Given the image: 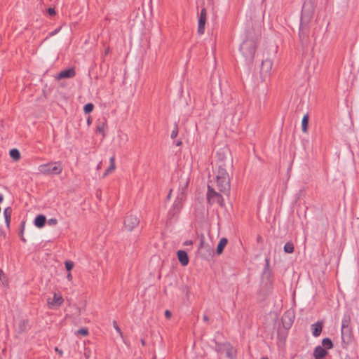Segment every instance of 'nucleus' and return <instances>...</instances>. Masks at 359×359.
<instances>
[{
    "label": "nucleus",
    "mask_w": 359,
    "mask_h": 359,
    "mask_svg": "<svg viewBox=\"0 0 359 359\" xmlns=\"http://www.w3.org/2000/svg\"><path fill=\"white\" fill-rule=\"evenodd\" d=\"M215 174V182L218 190L221 193L228 195L230 191V178L226 170L225 164L222 161L218 163Z\"/></svg>",
    "instance_id": "f257e3e1"
},
{
    "label": "nucleus",
    "mask_w": 359,
    "mask_h": 359,
    "mask_svg": "<svg viewBox=\"0 0 359 359\" xmlns=\"http://www.w3.org/2000/svg\"><path fill=\"white\" fill-rule=\"evenodd\" d=\"M257 43L254 39H247L240 46V51L246 65H250L254 60Z\"/></svg>",
    "instance_id": "f03ea898"
},
{
    "label": "nucleus",
    "mask_w": 359,
    "mask_h": 359,
    "mask_svg": "<svg viewBox=\"0 0 359 359\" xmlns=\"http://www.w3.org/2000/svg\"><path fill=\"white\" fill-rule=\"evenodd\" d=\"M62 170L63 167L60 161L42 164L38 167L39 172L45 175H57L60 174Z\"/></svg>",
    "instance_id": "7ed1b4c3"
},
{
    "label": "nucleus",
    "mask_w": 359,
    "mask_h": 359,
    "mask_svg": "<svg viewBox=\"0 0 359 359\" xmlns=\"http://www.w3.org/2000/svg\"><path fill=\"white\" fill-rule=\"evenodd\" d=\"M215 350L219 354L225 353L229 359H236L237 351L229 342L226 343H216Z\"/></svg>",
    "instance_id": "20e7f679"
},
{
    "label": "nucleus",
    "mask_w": 359,
    "mask_h": 359,
    "mask_svg": "<svg viewBox=\"0 0 359 359\" xmlns=\"http://www.w3.org/2000/svg\"><path fill=\"white\" fill-rule=\"evenodd\" d=\"M314 7L311 2H305L303 4L300 23L309 25L313 18Z\"/></svg>",
    "instance_id": "39448f33"
},
{
    "label": "nucleus",
    "mask_w": 359,
    "mask_h": 359,
    "mask_svg": "<svg viewBox=\"0 0 359 359\" xmlns=\"http://www.w3.org/2000/svg\"><path fill=\"white\" fill-rule=\"evenodd\" d=\"M351 334L350 318L349 317L344 316L341 320V335L342 341L345 342L346 339L348 340L351 337Z\"/></svg>",
    "instance_id": "423d86ee"
},
{
    "label": "nucleus",
    "mask_w": 359,
    "mask_h": 359,
    "mask_svg": "<svg viewBox=\"0 0 359 359\" xmlns=\"http://www.w3.org/2000/svg\"><path fill=\"white\" fill-rule=\"evenodd\" d=\"M207 199L210 203H217L220 205H222L223 198L222 196L216 192L210 185L208 186Z\"/></svg>",
    "instance_id": "0eeeda50"
},
{
    "label": "nucleus",
    "mask_w": 359,
    "mask_h": 359,
    "mask_svg": "<svg viewBox=\"0 0 359 359\" xmlns=\"http://www.w3.org/2000/svg\"><path fill=\"white\" fill-rule=\"evenodd\" d=\"M309 25L300 23L299 36L303 46L307 45L309 40Z\"/></svg>",
    "instance_id": "6e6552de"
},
{
    "label": "nucleus",
    "mask_w": 359,
    "mask_h": 359,
    "mask_svg": "<svg viewBox=\"0 0 359 359\" xmlns=\"http://www.w3.org/2000/svg\"><path fill=\"white\" fill-rule=\"evenodd\" d=\"M63 302V297L60 293L55 292L53 298L48 297L47 299V304L51 309L59 308Z\"/></svg>",
    "instance_id": "1a4fd4ad"
},
{
    "label": "nucleus",
    "mask_w": 359,
    "mask_h": 359,
    "mask_svg": "<svg viewBox=\"0 0 359 359\" xmlns=\"http://www.w3.org/2000/svg\"><path fill=\"white\" fill-rule=\"evenodd\" d=\"M272 66L273 62L269 59H266L262 62L260 69V74L262 78L265 79L266 77L269 76L272 69Z\"/></svg>",
    "instance_id": "9d476101"
},
{
    "label": "nucleus",
    "mask_w": 359,
    "mask_h": 359,
    "mask_svg": "<svg viewBox=\"0 0 359 359\" xmlns=\"http://www.w3.org/2000/svg\"><path fill=\"white\" fill-rule=\"evenodd\" d=\"M140 223L139 219L133 215H128L124 220V226L128 231H133Z\"/></svg>",
    "instance_id": "9b49d317"
},
{
    "label": "nucleus",
    "mask_w": 359,
    "mask_h": 359,
    "mask_svg": "<svg viewBox=\"0 0 359 359\" xmlns=\"http://www.w3.org/2000/svg\"><path fill=\"white\" fill-rule=\"evenodd\" d=\"M198 251L201 254V257L206 259L208 256H211L212 253V249L208 244H205L203 240H201L198 246Z\"/></svg>",
    "instance_id": "f8f14e48"
},
{
    "label": "nucleus",
    "mask_w": 359,
    "mask_h": 359,
    "mask_svg": "<svg viewBox=\"0 0 359 359\" xmlns=\"http://www.w3.org/2000/svg\"><path fill=\"white\" fill-rule=\"evenodd\" d=\"M206 10L205 8H202L201 11V14L198 19V33L199 34H204L205 32V25L206 22Z\"/></svg>",
    "instance_id": "ddd939ff"
},
{
    "label": "nucleus",
    "mask_w": 359,
    "mask_h": 359,
    "mask_svg": "<svg viewBox=\"0 0 359 359\" xmlns=\"http://www.w3.org/2000/svg\"><path fill=\"white\" fill-rule=\"evenodd\" d=\"M182 207V198L177 197L173 203L172 207L170 210V214L172 216L178 214Z\"/></svg>",
    "instance_id": "4468645a"
},
{
    "label": "nucleus",
    "mask_w": 359,
    "mask_h": 359,
    "mask_svg": "<svg viewBox=\"0 0 359 359\" xmlns=\"http://www.w3.org/2000/svg\"><path fill=\"white\" fill-rule=\"evenodd\" d=\"M76 75V72L73 68H69L61 71L58 74L57 78L58 79H70L73 78Z\"/></svg>",
    "instance_id": "2eb2a0df"
},
{
    "label": "nucleus",
    "mask_w": 359,
    "mask_h": 359,
    "mask_svg": "<svg viewBox=\"0 0 359 359\" xmlns=\"http://www.w3.org/2000/svg\"><path fill=\"white\" fill-rule=\"evenodd\" d=\"M323 323V322L318 321L311 325L312 334L313 337H317L320 336L322 332Z\"/></svg>",
    "instance_id": "dca6fc26"
},
{
    "label": "nucleus",
    "mask_w": 359,
    "mask_h": 359,
    "mask_svg": "<svg viewBox=\"0 0 359 359\" xmlns=\"http://www.w3.org/2000/svg\"><path fill=\"white\" fill-rule=\"evenodd\" d=\"M327 354V351L321 346H318L313 351V357L315 359H323Z\"/></svg>",
    "instance_id": "f3484780"
},
{
    "label": "nucleus",
    "mask_w": 359,
    "mask_h": 359,
    "mask_svg": "<svg viewBox=\"0 0 359 359\" xmlns=\"http://www.w3.org/2000/svg\"><path fill=\"white\" fill-rule=\"evenodd\" d=\"M177 258L182 266H187L188 264L189 257L187 252L184 250H180L177 251Z\"/></svg>",
    "instance_id": "a211bd4d"
},
{
    "label": "nucleus",
    "mask_w": 359,
    "mask_h": 359,
    "mask_svg": "<svg viewBox=\"0 0 359 359\" xmlns=\"http://www.w3.org/2000/svg\"><path fill=\"white\" fill-rule=\"evenodd\" d=\"M46 222V216L43 215H39L35 217L34 224L36 227L42 228L44 226Z\"/></svg>",
    "instance_id": "6ab92c4d"
},
{
    "label": "nucleus",
    "mask_w": 359,
    "mask_h": 359,
    "mask_svg": "<svg viewBox=\"0 0 359 359\" xmlns=\"http://www.w3.org/2000/svg\"><path fill=\"white\" fill-rule=\"evenodd\" d=\"M115 168H116V165H115V156H112L109 158V165L107 168V169L105 170L103 177H106L107 175H109V173L112 172L115 170Z\"/></svg>",
    "instance_id": "aec40b11"
},
{
    "label": "nucleus",
    "mask_w": 359,
    "mask_h": 359,
    "mask_svg": "<svg viewBox=\"0 0 359 359\" xmlns=\"http://www.w3.org/2000/svg\"><path fill=\"white\" fill-rule=\"evenodd\" d=\"M228 243V240L226 238H222L220 239L217 246V253L218 255H221L224 250V248Z\"/></svg>",
    "instance_id": "412c9836"
},
{
    "label": "nucleus",
    "mask_w": 359,
    "mask_h": 359,
    "mask_svg": "<svg viewBox=\"0 0 359 359\" xmlns=\"http://www.w3.org/2000/svg\"><path fill=\"white\" fill-rule=\"evenodd\" d=\"M29 322L27 320H22L18 323V330L20 332H23L29 329Z\"/></svg>",
    "instance_id": "4be33fe9"
},
{
    "label": "nucleus",
    "mask_w": 359,
    "mask_h": 359,
    "mask_svg": "<svg viewBox=\"0 0 359 359\" xmlns=\"http://www.w3.org/2000/svg\"><path fill=\"white\" fill-rule=\"evenodd\" d=\"M309 114H306L303 118H302V130L304 133H306L307 132V127H308V123H309Z\"/></svg>",
    "instance_id": "5701e85b"
},
{
    "label": "nucleus",
    "mask_w": 359,
    "mask_h": 359,
    "mask_svg": "<svg viewBox=\"0 0 359 359\" xmlns=\"http://www.w3.org/2000/svg\"><path fill=\"white\" fill-rule=\"evenodd\" d=\"M105 126H106L105 121L104 120H102V121L99 120L97 122V126H96L97 132H98L99 133H104Z\"/></svg>",
    "instance_id": "b1692460"
},
{
    "label": "nucleus",
    "mask_w": 359,
    "mask_h": 359,
    "mask_svg": "<svg viewBox=\"0 0 359 359\" xmlns=\"http://www.w3.org/2000/svg\"><path fill=\"white\" fill-rule=\"evenodd\" d=\"M322 345L324 346V348L327 349H331L333 347V343L329 338H324L322 340Z\"/></svg>",
    "instance_id": "393cba45"
},
{
    "label": "nucleus",
    "mask_w": 359,
    "mask_h": 359,
    "mask_svg": "<svg viewBox=\"0 0 359 359\" xmlns=\"http://www.w3.org/2000/svg\"><path fill=\"white\" fill-rule=\"evenodd\" d=\"M10 156L15 161H18L20 158V153L17 149H11Z\"/></svg>",
    "instance_id": "a878e982"
},
{
    "label": "nucleus",
    "mask_w": 359,
    "mask_h": 359,
    "mask_svg": "<svg viewBox=\"0 0 359 359\" xmlns=\"http://www.w3.org/2000/svg\"><path fill=\"white\" fill-rule=\"evenodd\" d=\"M283 249L286 253H292L294 250V245L292 242H287L285 244Z\"/></svg>",
    "instance_id": "bb28decb"
},
{
    "label": "nucleus",
    "mask_w": 359,
    "mask_h": 359,
    "mask_svg": "<svg viewBox=\"0 0 359 359\" xmlns=\"http://www.w3.org/2000/svg\"><path fill=\"white\" fill-rule=\"evenodd\" d=\"M94 109V105L92 103L86 104L83 107V111L86 114L90 113Z\"/></svg>",
    "instance_id": "cd10ccee"
},
{
    "label": "nucleus",
    "mask_w": 359,
    "mask_h": 359,
    "mask_svg": "<svg viewBox=\"0 0 359 359\" xmlns=\"http://www.w3.org/2000/svg\"><path fill=\"white\" fill-rule=\"evenodd\" d=\"M177 135H178V126H177V124L175 123V126H174V128L171 132L170 137L172 139H175V137H177Z\"/></svg>",
    "instance_id": "c85d7f7f"
},
{
    "label": "nucleus",
    "mask_w": 359,
    "mask_h": 359,
    "mask_svg": "<svg viewBox=\"0 0 359 359\" xmlns=\"http://www.w3.org/2000/svg\"><path fill=\"white\" fill-rule=\"evenodd\" d=\"M12 213V209L10 207L6 208L4 211V217H11Z\"/></svg>",
    "instance_id": "c756f323"
},
{
    "label": "nucleus",
    "mask_w": 359,
    "mask_h": 359,
    "mask_svg": "<svg viewBox=\"0 0 359 359\" xmlns=\"http://www.w3.org/2000/svg\"><path fill=\"white\" fill-rule=\"evenodd\" d=\"M65 264L66 269L68 271H71L74 267V263L72 261H69V260L66 261Z\"/></svg>",
    "instance_id": "7c9ffc66"
},
{
    "label": "nucleus",
    "mask_w": 359,
    "mask_h": 359,
    "mask_svg": "<svg viewBox=\"0 0 359 359\" xmlns=\"http://www.w3.org/2000/svg\"><path fill=\"white\" fill-rule=\"evenodd\" d=\"M77 333L83 336H86L88 334V330L86 328H81L77 331Z\"/></svg>",
    "instance_id": "2f4dec72"
},
{
    "label": "nucleus",
    "mask_w": 359,
    "mask_h": 359,
    "mask_svg": "<svg viewBox=\"0 0 359 359\" xmlns=\"http://www.w3.org/2000/svg\"><path fill=\"white\" fill-rule=\"evenodd\" d=\"M57 224V220L55 218H50L48 220V224L50 226H55Z\"/></svg>",
    "instance_id": "473e14b6"
},
{
    "label": "nucleus",
    "mask_w": 359,
    "mask_h": 359,
    "mask_svg": "<svg viewBox=\"0 0 359 359\" xmlns=\"http://www.w3.org/2000/svg\"><path fill=\"white\" fill-rule=\"evenodd\" d=\"M60 29H61V27H58V28L55 29L54 31L50 32L48 34V36L51 37V36H53L54 35L57 34L60 32Z\"/></svg>",
    "instance_id": "72a5a7b5"
},
{
    "label": "nucleus",
    "mask_w": 359,
    "mask_h": 359,
    "mask_svg": "<svg viewBox=\"0 0 359 359\" xmlns=\"http://www.w3.org/2000/svg\"><path fill=\"white\" fill-rule=\"evenodd\" d=\"M48 13L50 15H55L56 13L55 10L53 8H49L48 9Z\"/></svg>",
    "instance_id": "f704fd0d"
},
{
    "label": "nucleus",
    "mask_w": 359,
    "mask_h": 359,
    "mask_svg": "<svg viewBox=\"0 0 359 359\" xmlns=\"http://www.w3.org/2000/svg\"><path fill=\"white\" fill-rule=\"evenodd\" d=\"M171 316H172V313L169 310H166L165 311V316L166 318H168V319L170 318Z\"/></svg>",
    "instance_id": "c9c22d12"
},
{
    "label": "nucleus",
    "mask_w": 359,
    "mask_h": 359,
    "mask_svg": "<svg viewBox=\"0 0 359 359\" xmlns=\"http://www.w3.org/2000/svg\"><path fill=\"white\" fill-rule=\"evenodd\" d=\"M114 328L115 330L120 334H121V329L119 328V327L116 325V322H114Z\"/></svg>",
    "instance_id": "e433bc0d"
},
{
    "label": "nucleus",
    "mask_w": 359,
    "mask_h": 359,
    "mask_svg": "<svg viewBox=\"0 0 359 359\" xmlns=\"http://www.w3.org/2000/svg\"><path fill=\"white\" fill-rule=\"evenodd\" d=\"M55 351L58 353L60 356H62L63 355V351L60 349H59L57 347L55 348Z\"/></svg>",
    "instance_id": "4c0bfd02"
},
{
    "label": "nucleus",
    "mask_w": 359,
    "mask_h": 359,
    "mask_svg": "<svg viewBox=\"0 0 359 359\" xmlns=\"http://www.w3.org/2000/svg\"><path fill=\"white\" fill-rule=\"evenodd\" d=\"M4 218H5V222H6V226H7L8 227H9V224H10V221H11V217H8V218H7V217H4Z\"/></svg>",
    "instance_id": "58836bf2"
},
{
    "label": "nucleus",
    "mask_w": 359,
    "mask_h": 359,
    "mask_svg": "<svg viewBox=\"0 0 359 359\" xmlns=\"http://www.w3.org/2000/svg\"><path fill=\"white\" fill-rule=\"evenodd\" d=\"M192 244V241H186L184 243V245H190Z\"/></svg>",
    "instance_id": "ea45409f"
},
{
    "label": "nucleus",
    "mask_w": 359,
    "mask_h": 359,
    "mask_svg": "<svg viewBox=\"0 0 359 359\" xmlns=\"http://www.w3.org/2000/svg\"><path fill=\"white\" fill-rule=\"evenodd\" d=\"M86 358L87 359H88L89 356H90V351H86L85 353H84Z\"/></svg>",
    "instance_id": "a19ab883"
},
{
    "label": "nucleus",
    "mask_w": 359,
    "mask_h": 359,
    "mask_svg": "<svg viewBox=\"0 0 359 359\" xmlns=\"http://www.w3.org/2000/svg\"><path fill=\"white\" fill-rule=\"evenodd\" d=\"M67 278L69 280H72V276L71 274V273H68L67 276Z\"/></svg>",
    "instance_id": "79ce46f5"
},
{
    "label": "nucleus",
    "mask_w": 359,
    "mask_h": 359,
    "mask_svg": "<svg viewBox=\"0 0 359 359\" xmlns=\"http://www.w3.org/2000/svg\"><path fill=\"white\" fill-rule=\"evenodd\" d=\"M203 320H204L205 322H208L209 318H208V316H207V315H204V316H203Z\"/></svg>",
    "instance_id": "37998d69"
},
{
    "label": "nucleus",
    "mask_w": 359,
    "mask_h": 359,
    "mask_svg": "<svg viewBox=\"0 0 359 359\" xmlns=\"http://www.w3.org/2000/svg\"><path fill=\"white\" fill-rule=\"evenodd\" d=\"M269 259H266V269L269 267Z\"/></svg>",
    "instance_id": "c03bdc74"
},
{
    "label": "nucleus",
    "mask_w": 359,
    "mask_h": 359,
    "mask_svg": "<svg viewBox=\"0 0 359 359\" xmlns=\"http://www.w3.org/2000/svg\"><path fill=\"white\" fill-rule=\"evenodd\" d=\"M182 144V141L179 140L176 142V146H180Z\"/></svg>",
    "instance_id": "a18cd8bd"
},
{
    "label": "nucleus",
    "mask_w": 359,
    "mask_h": 359,
    "mask_svg": "<svg viewBox=\"0 0 359 359\" xmlns=\"http://www.w3.org/2000/svg\"><path fill=\"white\" fill-rule=\"evenodd\" d=\"M4 200V196L2 194H0V203L2 202Z\"/></svg>",
    "instance_id": "49530a36"
},
{
    "label": "nucleus",
    "mask_w": 359,
    "mask_h": 359,
    "mask_svg": "<svg viewBox=\"0 0 359 359\" xmlns=\"http://www.w3.org/2000/svg\"><path fill=\"white\" fill-rule=\"evenodd\" d=\"M1 275H4V273L1 270H0V279H1Z\"/></svg>",
    "instance_id": "de8ad7c7"
},
{
    "label": "nucleus",
    "mask_w": 359,
    "mask_h": 359,
    "mask_svg": "<svg viewBox=\"0 0 359 359\" xmlns=\"http://www.w3.org/2000/svg\"><path fill=\"white\" fill-rule=\"evenodd\" d=\"M100 165H101V163H100L97 165V169H100Z\"/></svg>",
    "instance_id": "09e8293b"
},
{
    "label": "nucleus",
    "mask_w": 359,
    "mask_h": 359,
    "mask_svg": "<svg viewBox=\"0 0 359 359\" xmlns=\"http://www.w3.org/2000/svg\"><path fill=\"white\" fill-rule=\"evenodd\" d=\"M141 342H142V345H144V340H142V341H141Z\"/></svg>",
    "instance_id": "8fccbe9b"
},
{
    "label": "nucleus",
    "mask_w": 359,
    "mask_h": 359,
    "mask_svg": "<svg viewBox=\"0 0 359 359\" xmlns=\"http://www.w3.org/2000/svg\"><path fill=\"white\" fill-rule=\"evenodd\" d=\"M261 359H269L267 357H262Z\"/></svg>",
    "instance_id": "3c124183"
},
{
    "label": "nucleus",
    "mask_w": 359,
    "mask_h": 359,
    "mask_svg": "<svg viewBox=\"0 0 359 359\" xmlns=\"http://www.w3.org/2000/svg\"><path fill=\"white\" fill-rule=\"evenodd\" d=\"M187 184H188V181H186V182H185V187H187Z\"/></svg>",
    "instance_id": "603ef678"
},
{
    "label": "nucleus",
    "mask_w": 359,
    "mask_h": 359,
    "mask_svg": "<svg viewBox=\"0 0 359 359\" xmlns=\"http://www.w3.org/2000/svg\"><path fill=\"white\" fill-rule=\"evenodd\" d=\"M109 53V50H106L105 54H107Z\"/></svg>",
    "instance_id": "864d4df0"
}]
</instances>
